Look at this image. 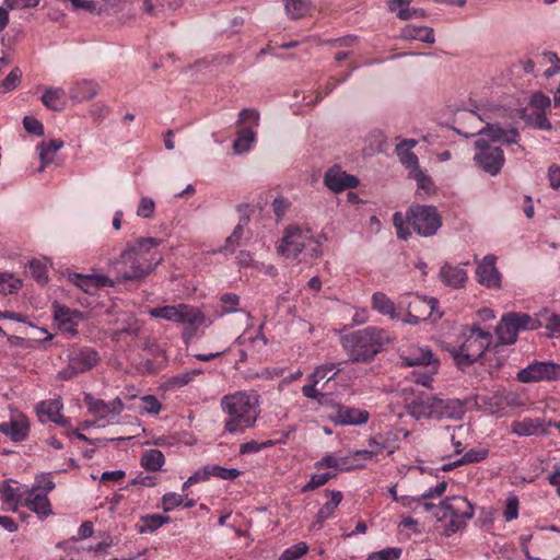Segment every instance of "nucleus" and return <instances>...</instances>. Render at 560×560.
Wrapping results in <instances>:
<instances>
[{
    "label": "nucleus",
    "mask_w": 560,
    "mask_h": 560,
    "mask_svg": "<svg viewBox=\"0 0 560 560\" xmlns=\"http://www.w3.org/2000/svg\"><path fill=\"white\" fill-rule=\"evenodd\" d=\"M24 505L40 517H47L52 514L50 502L46 493L38 491V487H32V489L27 491Z\"/></svg>",
    "instance_id": "6ab92c4d"
},
{
    "label": "nucleus",
    "mask_w": 560,
    "mask_h": 560,
    "mask_svg": "<svg viewBox=\"0 0 560 560\" xmlns=\"http://www.w3.org/2000/svg\"><path fill=\"white\" fill-rule=\"evenodd\" d=\"M205 469L208 479L213 476L223 480H233L241 475V471L235 468H225L219 465H206Z\"/></svg>",
    "instance_id": "79ce46f5"
},
{
    "label": "nucleus",
    "mask_w": 560,
    "mask_h": 560,
    "mask_svg": "<svg viewBox=\"0 0 560 560\" xmlns=\"http://www.w3.org/2000/svg\"><path fill=\"white\" fill-rule=\"evenodd\" d=\"M149 314L154 318L186 325L187 327L184 330V337L186 338H191L198 327L211 324L198 307L184 303L154 307L149 311Z\"/></svg>",
    "instance_id": "39448f33"
},
{
    "label": "nucleus",
    "mask_w": 560,
    "mask_h": 560,
    "mask_svg": "<svg viewBox=\"0 0 560 560\" xmlns=\"http://www.w3.org/2000/svg\"><path fill=\"white\" fill-rule=\"evenodd\" d=\"M30 271L33 278L39 283H46L47 277V268L46 265L39 260H31L30 261Z\"/></svg>",
    "instance_id": "4d7b16f0"
},
{
    "label": "nucleus",
    "mask_w": 560,
    "mask_h": 560,
    "mask_svg": "<svg viewBox=\"0 0 560 560\" xmlns=\"http://www.w3.org/2000/svg\"><path fill=\"white\" fill-rule=\"evenodd\" d=\"M401 555L400 548H385L371 553L366 560H397Z\"/></svg>",
    "instance_id": "13d9d810"
},
{
    "label": "nucleus",
    "mask_w": 560,
    "mask_h": 560,
    "mask_svg": "<svg viewBox=\"0 0 560 560\" xmlns=\"http://www.w3.org/2000/svg\"><path fill=\"white\" fill-rule=\"evenodd\" d=\"M62 404L59 399L42 401L37 405L36 410L42 422L51 421L61 427H68L69 420L61 413Z\"/></svg>",
    "instance_id": "aec40b11"
},
{
    "label": "nucleus",
    "mask_w": 560,
    "mask_h": 560,
    "mask_svg": "<svg viewBox=\"0 0 560 560\" xmlns=\"http://www.w3.org/2000/svg\"><path fill=\"white\" fill-rule=\"evenodd\" d=\"M324 467L334 468L336 471H348L354 468L363 467V464L352 463L350 454L343 457L326 455L320 460L315 463V468L322 469Z\"/></svg>",
    "instance_id": "a878e982"
},
{
    "label": "nucleus",
    "mask_w": 560,
    "mask_h": 560,
    "mask_svg": "<svg viewBox=\"0 0 560 560\" xmlns=\"http://www.w3.org/2000/svg\"><path fill=\"white\" fill-rule=\"evenodd\" d=\"M68 364L58 372V378L69 381L79 374L94 369L101 361L98 352L92 347H71L67 351Z\"/></svg>",
    "instance_id": "6e6552de"
},
{
    "label": "nucleus",
    "mask_w": 560,
    "mask_h": 560,
    "mask_svg": "<svg viewBox=\"0 0 560 560\" xmlns=\"http://www.w3.org/2000/svg\"><path fill=\"white\" fill-rule=\"evenodd\" d=\"M401 38L417 39L428 44H433L435 42L434 31L428 26L406 25L401 30Z\"/></svg>",
    "instance_id": "c756f323"
},
{
    "label": "nucleus",
    "mask_w": 560,
    "mask_h": 560,
    "mask_svg": "<svg viewBox=\"0 0 560 560\" xmlns=\"http://www.w3.org/2000/svg\"><path fill=\"white\" fill-rule=\"evenodd\" d=\"M409 177L417 182V186L420 189L429 191L432 188L433 184L431 178L421 168H418L413 173H409Z\"/></svg>",
    "instance_id": "e2e57ef3"
},
{
    "label": "nucleus",
    "mask_w": 560,
    "mask_h": 560,
    "mask_svg": "<svg viewBox=\"0 0 560 560\" xmlns=\"http://www.w3.org/2000/svg\"><path fill=\"white\" fill-rule=\"evenodd\" d=\"M141 405L139 407L141 413L158 415L162 405L154 395H145L140 398Z\"/></svg>",
    "instance_id": "49530a36"
},
{
    "label": "nucleus",
    "mask_w": 560,
    "mask_h": 560,
    "mask_svg": "<svg viewBox=\"0 0 560 560\" xmlns=\"http://www.w3.org/2000/svg\"><path fill=\"white\" fill-rule=\"evenodd\" d=\"M40 0H4V4L10 10H23L35 8Z\"/></svg>",
    "instance_id": "338daca9"
},
{
    "label": "nucleus",
    "mask_w": 560,
    "mask_h": 560,
    "mask_svg": "<svg viewBox=\"0 0 560 560\" xmlns=\"http://www.w3.org/2000/svg\"><path fill=\"white\" fill-rule=\"evenodd\" d=\"M540 326V322L528 314L510 312L501 317L495 334L501 345H513L520 331L535 330Z\"/></svg>",
    "instance_id": "1a4fd4ad"
},
{
    "label": "nucleus",
    "mask_w": 560,
    "mask_h": 560,
    "mask_svg": "<svg viewBox=\"0 0 560 560\" xmlns=\"http://www.w3.org/2000/svg\"><path fill=\"white\" fill-rule=\"evenodd\" d=\"M547 427L545 419L526 417L522 420L513 421L511 432L518 436H530L538 433L548 435Z\"/></svg>",
    "instance_id": "a211bd4d"
},
{
    "label": "nucleus",
    "mask_w": 560,
    "mask_h": 560,
    "mask_svg": "<svg viewBox=\"0 0 560 560\" xmlns=\"http://www.w3.org/2000/svg\"><path fill=\"white\" fill-rule=\"evenodd\" d=\"M54 308L55 318L60 326L79 324L83 319V314L80 311L70 310L61 305H55Z\"/></svg>",
    "instance_id": "e433bc0d"
},
{
    "label": "nucleus",
    "mask_w": 560,
    "mask_h": 560,
    "mask_svg": "<svg viewBox=\"0 0 560 560\" xmlns=\"http://www.w3.org/2000/svg\"><path fill=\"white\" fill-rule=\"evenodd\" d=\"M474 516L472 504L464 497L455 495L446 498L439 504L436 518L438 521L450 522L445 525L444 534L452 536L464 529L467 522Z\"/></svg>",
    "instance_id": "0eeeda50"
},
{
    "label": "nucleus",
    "mask_w": 560,
    "mask_h": 560,
    "mask_svg": "<svg viewBox=\"0 0 560 560\" xmlns=\"http://www.w3.org/2000/svg\"><path fill=\"white\" fill-rule=\"evenodd\" d=\"M23 126L25 130L32 135L42 136L44 135L43 124L35 117L25 116L23 118Z\"/></svg>",
    "instance_id": "680f3d73"
},
{
    "label": "nucleus",
    "mask_w": 560,
    "mask_h": 560,
    "mask_svg": "<svg viewBox=\"0 0 560 560\" xmlns=\"http://www.w3.org/2000/svg\"><path fill=\"white\" fill-rule=\"evenodd\" d=\"M221 408L230 416V419L225 421L224 430L231 434L242 433L246 429L253 428L259 415L257 396L247 392H236L223 396Z\"/></svg>",
    "instance_id": "7ed1b4c3"
},
{
    "label": "nucleus",
    "mask_w": 560,
    "mask_h": 560,
    "mask_svg": "<svg viewBox=\"0 0 560 560\" xmlns=\"http://www.w3.org/2000/svg\"><path fill=\"white\" fill-rule=\"evenodd\" d=\"M307 241H313L308 231L304 232L296 225H290L284 230V235L278 246V253L285 257L295 258L302 253Z\"/></svg>",
    "instance_id": "f8f14e48"
},
{
    "label": "nucleus",
    "mask_w": 560,
    "mask_h": 560,
    "mask_svg": "<svg viewBox=\"0 0 560 560\" xmlns=\"http://www.w3.org/2000/svg\"><path fill=\"white\" fill-rule=\"evenodd\" d=\"M249 222L248 214H241L238 224L234 228L232 234L225 240L224 246L220 249L221 252L233 253L235 247L240 245V241L244 235V229Z\"/></svg>",
    "instance_id": "f704fd0d"
},
{
    "label": "nucleus",
    "mask_w": 560,
    "mask_h": 560,
    "mask_svg": "<svg viewBox=\"0 0 560 560\" xmlns=\"http://www.w3.org/2000/svg\"><path fill=\"white\" fill-rule=\"evenodd\" d=\"M237 135L238 136L233 143L234 153L243 154L248 152L250 150L252 144L256 140V132L249 126L242 128Z\"/></svg>",
    "instance_id": "473e14b6"
},
{
    "label": "nucleus",
    "mask_w": 560,
    "mask_h": 560,
    "mask_svg": "<svg viewBox=\"0 0 560 560\" xmlns=\"http://www.w3.org/2000/svg\"><path fill=\"white\" fill-rule=\"evenodd\" d=\"M516 378L521 383L557 381L560 380V364L552 361H534L520 370Z\"/></svg>",
    "instance_id": "9b49d317"
},
{
    "label": "nucleus",
    "mask_w": 560,
    "mask_h": 560,
    "mask_svg": "<svg viewBox=\"0 0 560 560\" xmlns=\"http://www.w3.org/2000/svg\"><path fill=\"white\" fill-rule=\"evenodd\" d=\"M65 96L66 93L61 88H48L42 96V102L47 108L60 112L66 105Z\"/></svg>",
    "instance_id": "2f4dec72"
},
{
    "label": "nucleus",
    "mask_w": 560,
    "mask_h": 560,
    "mask_svg": "<svg viewBox=\"0 0 560 560\" xmlns=\"http://www.w3.org/2000/svg\"><path fill=\"white\" fill-rule=\"evenodd\" d=\"M370 415L366 410L348 406H339L336 412L335 422L342 425H359L369 421Z\"/></svg>",
    "instance_id": "412c9836"
},
{
    "label": "nucleus",
    "mask_w": 560,
    "mask_h": 560,
    "mask_svg": "<svg viewBox=\"0 0 560 560\" xmlns=\"http://www.w3.org/2000/svg\"><path fill=\"white\" fill-rule=\"evenodd\" d=\"M522 118L525 121V124L529 127H533L535 129L539 130H551L552 126L549 119L546 116V112H534L530 114H526L525 110H523Z\"/></svg>",
    "instance_id": "58836bf2"
},
{
    "label": "nucleus",
    "mask_w": 560,
    "mask_h": 560,
    "mask_svg": "<svg viewBox=\"0 0 560 560\" xmlns=\"http://www.w3.org/2000/svg\"><path fill=\"white\" fill-rule=\"evenodd\" d=\"M184 502V495L175 493V492H167L162 497L161 500V508L164 512H171L182 505Z\"/></svg>",
    "instance_id": "09e8293b"
},
{
    "label": "nucleus",
    "mask_w": 560,
    "mask_h": 560,
    "mask_svg": "<svg viewBox=\"0 0 560 560\" xmlns=\"http://www.w3.org/2000/svg\"><path fill=\"white\" fill-rule=\"evenodd\" d=\"M84 404L88 406L89 412L98 420L109 417V409L106 401L94 398L91 394L84 395Z\"/></svg>",
    "instance_id": "4c0bfd02"
},
{
    "label": "nucleus",
    "mask_w": 560,
    "mask_h": 560,
    "mask_svg": "<svg viewBox=\"0 0 560 560\" xmlns=\"http://www.w3.org/2000/svg\"><path fill=\"white\" fill-rule=\"evenodd\" d=\"M495 261L497 257L494 255H487L476 269L478 282L490 289L501 287V273L495 267Z\"/></svg>",
    "instance_id": "4468645a"
},
{
    "label": "nucleus",
    "mask_w": 560,
    "mask_h": 560,
    "mask_svg": "<svg viewBox=\"0 0 560 560\" xmlns=\"http://www.w3.org/2000/svg\"><path fill=\"white\" fill-rule=\"evenodd\" d=\"M492 342V335L482 330L478 325L470 327V332L458 347L450 349L456 365L460 370L477 362Z\"/></svg>",
    "instance_id": "423d86ee"
},
{
    "label": "nucleus",
    "mask_w": 560,
    "mask_h": 560,
    "mask_svg": "<svg viewBox=\"0 0 560 560\" xmlns=\"http://www.w3.org/2000/svg\"><path fill=\"white\" fill-rule=\"evenodd\" d=\"M416 145V140L405 139L395 148L399 162L409 171V173H413L420 168L418 156L412 152V148Z\"/></svg>",
    "instance_id": "4be33fe9"
},
{
    "label": "nucleus",
    "mask_w": 560,
    "mask_h": 560,
    "mask_svg": "<svg viewBox=\"0 0 560 560\" xmlns=\"http://www.w3.org/2000/svg\"><path fill=\"white\" fill-rule=\"evenodd\" d=\"M474 161L476 165L491 176L498 175L505 163L503 150L486 139L475 141Z\"/></svg>",
    "instance_id": "9d476101"
},
{
    "label": "nucleus",
    "mask_w": 560,
    "mask_h": 560,
    "mask_svg": "<svg viewBox=\"0 0 560 560\" xmlns=\"http://www.w3.org/2000/svg\"><path fill=\"white\" fill-rule=\"evenodd\" d=\"M404 366H429L439 363L429 348L410 347L404 350L399 355Z\"/></svg>",
    "instance_id": "dca6fc26"
},
{
    "label": "nucleus",
    "mask_w": 560,
    "mask_h": 560,
    "mask_svg": "<svg viewBox=\"0 0 560 560\" xmlns=\"http://www.w3.org/2000/svg\"><path fill=\"white\" fill-rule=\"evenodd\" d=\"M65 145V142L60 139H50L48 141H42L37 144L36 150L38 151L40 165L38 172L42 173L44 170L54 162L55 154Z\"/></svg>",
    "instance_id": "393cba45"
},
{
    "label": "nucleus",
    "mask_w": 560,
    "mask_h": 560,
    "mask_svg": "<svg viewBox=\"0 0 560 560\" xmlns=\"http://www.w3.org/2000/svg\"><path fill=\"white\" fill-rule=\"evenodd\" d=\"M162 240L140 237L133 245H128L119 258L110 261V269L118 281H135L143 279L154 271L163 260L158 247Z\"/></svg>",
    "instance_id": "f257e3e1"
},
{
    "label": "nucleus",
    "mask_w": 560,
    "mask_h": 560,
    "mask_svg": "<svg viewBox=\"0 0 560 560\" xmlns=\"http://www.w3.org/2000/svg\"><path fill=\"white\" fill-rule=\"evenodd\" d=\"M372 307L392 319L398 318L394 302L383 292H375L372 295Z\"/></svg>",
    "instance_id": "72a5a7b5"
},
{
    "label": "nucleus",
    "mask_w": 560,
    "mask_h": 560,
    "mask_svg": "<svg viewBox=\"0 0 560 560\" xmlns=\"http://www.w3.org/2000/svg\"><path fill=\"white\" fill-rule=\"evenodd\" d=\"M223 307V313L236 312V306L240 303V296L235 293H225L220 299Z\"/></svg>",
    "instance_id": "052dcab7"
},
{
    "label": "nucleus",
    "mask_w": 560,
    "mask_h": 560,
    "mask_svg": "<svg viewBox=\"0 0 560 560\" xmlns=\"http://www.w3.org/2000/svg\"><path fill=\"white\" fill-rule=\"evenodd\" d=\"M439 368V363L431 364L429 366H425L424 372H412V381L417 385H421L423 387H431L433 375L436 374Z\"/></svg>",
    "instance_id": "37998d69"
},
{
    "label": "nucleus",
    "mask_w": 560,
    "mask_h": 560,
    "mask_svg": "<svg viewBox=\"0 0 560 560\" xmlns=\"http://www.w3.org/2000/svg\"><path fill=\"white\" fill-rule=\"evenodd\" d=\"M164 462H165V457H164L163 453L158 448H151V450H147L142 454L140 464L147 470L158 471L162 468V466L164 465Z\"/></svg>",
    "instance_id": "c9c22d12"
},
{
    "label": "nucleus",
    "mask_w": 560,
    "mask_h": 560,
    "mask_svg": "<svg viewBox=\"0 0 560 560\" xmlns=\"http://www.w3.org/2000/svg\"><path fill=\"white\" fill-rule=\"evenodd\" d=\"M529 105L537 109L536 112H546L551 105V100L542 92H535L530 96Z\"/></svg>",
    "instance_id": "5fc2aeb1"
},
{
    "label": "nucleus",
    "mask_w": 560,
    "mask_h": 560,
    "mask_svg": "<svg viewBox=\"0 0 560 560\" xmlns=\"http://www.w3.org/2000/svg\"><path fill=\"white\" fill-rule=\"evenodd\" d=\"M324 184L331 191L340 192L349 188H355L359 185V179L335 166L325 173Z\"/></svg>",
    "instance_id": "2eb2a0df"
},
{
    "label": "nucleus",
    "mask_w": 560,
    "mask_h": 560,
    "mask_svg": "<svg viewBox=\"0 0 560 560\" xmlns=\"http://www.w3.org/2000/svg\"><path fill=\"white\" fill-rule=\"evenodd\" d=\"M488 456V450L486 448H471L468 452H466L460 458L457 459V463H463V465L466 464H472V463H479L487 458Z\"/></svg>",
    "instance_id": "603ef678"
},
{
    "label": "nucleus",
    "mask_w": 560,
    "mask_h": 560,
    "mask_svg": "<svg viewBox=\"0 0 560 560\" xmlns=\"http://www.w3.org/2000/svg\"><path fill=\"white\" fill-rule=\"evenodd\" d=\"M336 368H337V364H335V363L323 364V365L316 368V370L308 376V381L318 383L320 380L326 377V375L329 372H332Z\"/></svg>",
    "instance_id": "69168bd1"
},
{
    "label": "nucleus",
    "mask_w": 560,
    "mask_h": 560,
    "mask_svg": "<svg viewBox=\"0 0 560 560\" xmlns=\"http://www.w3.org/2000/svg\"><path fill=\"white\" fill-rule=\"evenodd\" d=\"M22 72L19 68H14L0 83L2 92H9L15 89L21 80Z\"/></svg>",
    "instance_id": "6e6d98bb"
},
{
    "label": "nucleus",
    "mask_w": 560,
    "mask_h": 560,
    "mask_svg": "<svg viewBox=\"0 0 560 560\" xmlns=\"http://www.w3.org/2000/svg\"><path fill=\"white\" fill-rule=\"evenodd\" d=\"M504 520L506 522L513 521L518 516V499L515 495H511L506 499L505 509L503 512Z\"/></svg>",
    "instance_id": "bf43d9fd"
},
{
    "label": "nucleus",
    "mask_w": 560,
    "mask_h": 560,
    "mask_svg": "<svg viewBox=\"0 0 560 560\" xmlns=\"http://www.w3.org/2000/svg\"><path fill=\"white\" fill-rule=\"evenodd\" d=\"M440 278L446 285L459 289L467 281V272L463 268L445 264L440 270Z\"/></svg>",
    "instance_id": "bb28decb"
},
{
    "label": "nucleus",
    "mask_w": 560,
    "mask_h": 560,
    "mask_svg": "<svg viewBox=\"0 0 560 560\" xmlns=\"http://www.w3.org/2000/svg\"><path fill=\"white\" fill-rule=\"evenodd\" d=\"M170 518L166 516H163L161 514H149L141 517L142 525L139 527V532L147 533V532H154L164 524L168 523Z\"/></svg>",
    "instance_id": "ea45409f"
},
{
    "label": "nucleus",
    "mask_w": 560,
    "mask_h": 560,
    "mask_svg": "<svg viewBox=\"0 0 560 560\" xmlns=\"http://www.w3.org/2000/svg\"><path fill=\"white\" fill-rule=\"evenodd\" d=\"M411 0H388V10L396 14L399 20L422 19L427 16L423 9L410 8Z\"/></svg>",
    "instance_id": "b1692460"
},
{
    "label": "nucleus",
    "mask_w": 560,
    "mask_h": 560,
    "mask_svg": "<svg viewBox=\"0 0 560 560\" xmlns=\"http://www.w3.org/2000/svg\"><path fill=\"white\" fill-rule=\"evenodd\" d=\"M98 91V85L92 80H82L70 89V97L75 102H83L93 98Z\"/></svg>",
    "instance_id": "c85d7f7f"
},
{
    "label": "nucleus",
    "mask_w": 560,
    "mask_h": 560,
    "mask_svg": "<svg viewBox=\"0 0 560 560\" xmlns=\"http://www.w3.org/2000/svg\"><path fill=\"white\" fill-rule=\"evenodd\" d=\"M393 224L397 236L407 240L411 232L409 225L421 236H432L442 225V218L434 206L412 205L407 210L406 217L400 212L393 215Z\"/></svg>",
    "instance_id": "20e7f679"
},
{
    "label": "nucleus",
    "mask_w": 560,
    "mask_h": 560,
    "mask_svg": "<svg viewBox=\"0 0 560 560\" xmlns=\"http://www.w3.org/2000/svg\"><path fill=\"white\" fill-rule=\"evenodd\" d=\"M439 301L435 298L416 296L409 304L408 310L421 315L424 319L431 317L438 310Z\"/></svg>",
    "instance_id": "cd10ccee"
},
{
    "label": "nucleus",
    "mask_w": 560,
    "mask_h": 560,
    "mask_svg": "<svg viewBox=\"0 0 560 560\" xmlns=\"http://www.w3.org/2000/svg\"><path fill=\"white\" fill-rule=\"evenodd\" d=\"M436 396L424 393L413 394L406 401V410L409 416L419 420L434 418Z\"/></svg>",
    "instance_id": "ddd939ff"
},
{
    "label": "nucleus",
    "mask_w": 560,
    "mask_h": 560,
    "mask_svg": "<svg viewBox=\"0 0 560 560\" xmlns=\"http://www.w3.org/2000/svg\"><path fill=\"white\" fill-rule=\"evenodd\" d=\"M465 413V402L458 398H442L436 396L435 419H462Z\"/></svg>",
    "instance_id": "f3484780"
},
{
    "label": "nucleus",
    "mask_w": 560,
    "mask_h": 560,
    "mask_svg": "<svg viewBox=\"0 0 560 560\" xmlns=\"http://www.w3.org/2000/svg\"><path fill=\"white\" fill-rule=\"evenodd\" d=\"M0 432L9 436L13 442H22L28 435L30 423L25 418L12 419L0 423Z\"/></svg>",
    "instance_id": "5701e85b"
},
{
    "label": "nucleus",
    "mask_w": 560,
    "mask_h": 560,
    "mask_svg": "<svg viewBox=\"0 0 560 560\" xmlns=\"http://www.w3.org/2000/svg\"><path fill=\"white\" fill-rule=\"evenodd\" d=\"M327 495L330 497L329 501H327L317 512L316 521L322 524L326 520L330 518L335 513V510L342 501V493L338 490H326Z\"/></svg>",
    "instance_id": "7c9ffc66"
},
{
    "label": "nucleus",
    "mask_w": 560,
    "mask_h": 560,
    "mask_svg": "<svg viewBox=\"0 0 560 560\" xmlns=\"http://www.w3.org/2000/svg\"><path fill=\"white\" fill-rule=\"evenodd\" d=\"M284 7L291 19H300L307 14L310 10L308 0H284Z\"/></svg>",
    "instance_id": "a19ab883"
},
{
    "label": "nucleus",
    "mask_w": 560,
    "mask_h": 560,
    "mask_svg": "<svg viewBox=\"0 0 560 560\" xmlns=\"http://www.w3.org/2000/svg\"><path fill=\"white\" fill-rule=\"evenodd\" d=\"M390 340L386 330L369 326L341 336L340 343L351 362L369 363Z\"/></svg>",
    "instance_id": "f03ea898"
},
{
    "label": "nucleus",
    "mask_w": 560,
    "mask_h": 560,
    "mask_svg": "<svg viewBox=\"0 0 560 560\" xmlns=\"http://www.w3.org/2000/svg\"><path fill=\"white\" fill-rule=\"evenodd\" d=\"M154 210V200L149 197H142L137 208V215L140 218L150 219L153 217Z\"/></svg>",
    "instance_id": "864d4df0"
},
{
    "label": "nucleus",
    "mask_w": 560,
    "mask_h": 560,
    "mask_svg": "<svg viewBox=\"0 0 560 560\" xmlns=\"http://www.w3.org/2000/svg\"><path fill=\"white\" fill-rule=\"evenodd\" d=\"M308 550V547L305 542H299L287 548L282 555L279 557V560H296L304 556Z\"/></svg>",
    "instance_id": "3c124183"
},
{
    "label": "nucleus",
    "mask_w": 560,
    "mask_h": 560,
    "mask_svg": "<svg viewBox=\"0 0 560 560\" xmlns=\"http://www.w3.org/2000/svg\"><path fill=\"white\" fill-rule=\"evenodd\" d=\"M201 372H202L201 370L186 371L184 373L175 375L172 378L171 383H172V385L178 386V387L185 386L188 383H190L195 378V376L200 374Z\"/></svg>",
    "instance_id": "0e129e2a"
},
{
    "label": "nucleus",
    "mask_w": 560,
    "mask_h": 560,
    "mask_svg": "<svg viewBox=\"0 0 560 560\" xmlns=\"http://www.w3.org/2000/svg\"><path fill=\"white\" fill-rule=\"evenodd\" d=\"M259 120H260V114L257 109L244 108L238 114V119H237L236 124L238 126L249 124L252 126L257 127L259 125Z\"/></svg>",
    "instance_id": "8fccbe9b"
},
{
    "label": "nucleus",
    "mask_w": 560,
    "mask_h": 560,
    "mask_svg": "<svg viewBox=\"0 0 560 560\" xmlns=\"http://www.w3.org/2000/svg\"><path fill=\"white\" fill-rule=\"evenodd\" d=\"M93 275L73 273L70 280L85 293L93 294L96 290L94 287Z\"/></svg>",
    "instance_id": "de8ad7c7"
},
{
    "label": "nucleus",
    "mask_w": 560,
    "mask_h": 560,
    "mask_svg": "<svg viewBox=\"0 0 560 560\" xmlns=\"http://www.w3.org/2000/svg\"><path fill=\"white\" fill-rule=\"evenodd\" d=\"M503 131H504V129L500 125L487 122L477 132L471 133V136H475V135L487 136L491 142H501Z\"/></svg>",
    "instance_id": "a18cd8bd"
},
{
    "label": "nucleus",
    "mask_w": 560,
    "mask_h": 560,
    "mask_svg": "<svg viewBox=\"0 0 560 560\" xmlns=\"http://www.w3.org/2000/svg\"><path fill=\"white\" fill-rule=\"evenodd\" d=\"M22 287V281L12 273H0V294H12Z\"/></svg>",
    "instance_id": "c03bdc74"
},
{
    "label": "nucleus",
    "mask_w": 560,
    "mask_h": 560,
    "mask_svg": "<svg viewBox=\"0 0 560 560\" xmlns=\"http://www.w3.org/2000/svg\"><path fill=\"white\" fill-rule=\"evenodd\" d=\"M548 179L551 188L560 190V166L553 164L548 168Z\"/></svg>",
    "instance_id": "774afa93"
}]
</instances>
